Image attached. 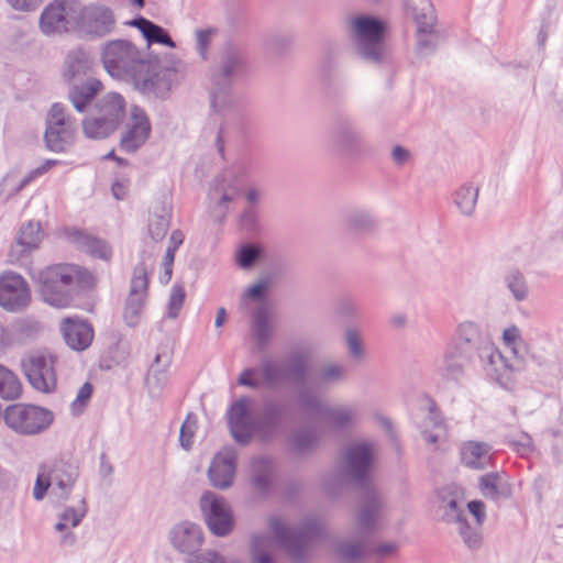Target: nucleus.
<instances>
[{
    "instance_id": "nucleus-20",
    "label": "nucleus",
    "mask_w": 563,
    "mask_h": 563,
    "mask_svg": "<svg viewBox=\"0 0 563 563\" xmlns=\"http://www.w3.org/2000/svg\"><path fill=\"white\" fill-rule=\"evenodd\" d=\"M148 294V268L144 262L135 266L130 291L125 300L123 319L126 325L135 327L141 320Z\"/></svg>"
},
{
    "instance_id": "nucleus-8",
    "label": "nucleus",
    "mask_w": 563,
    "mask_h": 563,
    "mask_svg": "<svg viewBox=\"0 0 563 563\" xmlns=\"http://www.w3.org/2000/svg\"><path fill=\"white\" fill-rule=\"evenodd\" d=\"M125 100L118 92L104 95L92 113L82 121V130L89 139H104L113 133L125 117Z\"/></svg>"
},
{
    "instance_id": "nucleus-28",
    "label": "nucleus",
    "mask_w": 563,
    "mask_h": 563,
    "mask_svg": "<svg viewBox=\"0 0 563 563\" xmlns=\"http://www.w3.org/2000/svg\"><path fill=\"white\" fill-rule=\"evenodd\" d=\"M88 512L86 497H81L77 507L68 506L59 515L58 520L54 525V530L59 532V544L65 547H74L77 542L76 534L69 527H78Z\"/></svg>"
},
{
    "instance_id": "nucleus-51",
    "label": "nucleus",
    "mask_w": 563,
    "mask_h": 563,
    "mask_svg": "<svg viewBox=\"0 0 563 563\" xmlns=\"http://www.w3.org/2000/svg\"><path fill=\"white\" fill-rule=\"evenodd\" d=\"M335 551L346 562H354L365 555L362 542L341 541L338 543Z\"/></svg>"
},
{
    "instance_id": "nucleus-64",
    "label": "nucleus",
    "mask_w": 563,
    "mask_h": 563,
    "mask_svg": "<svg viewBox=\"0 0 563 563\" xmlns=\"http://www.w3.org/2000/svg\"><path fill=\"white\" fill-rule=\"evenodd\" d=\"M240 224L243 230L252 232L257 227V214L254 208L245 209L240 217Z\"/></svg>"
},
{
    "instance_id": "nucleus-56",
    "label": "nucleus",
    "mask_w": 563,
    "mask_h": 563,
    "mask_svg": "<svg viewBox=\"0 0 563 563\" xmlns=\"http://www.w3.org/2000/svg\"><path fill=\"white\" fill-rule=\"evenodd\" d=\"M49 488L52 489V483H51L47 467L42 466L38 471V474H37V477L35 481V485L33 488L34 499L37 501L42 500L45 497V495Z\"/></svg>"
},
{
    "instance_id": "nucleus-55",
    "label": "nucleus",
    "mask_w": 563,
    "mask_h": 563,
    "mask_svg": "<svg viewBox=\"0 0 563 563\" xmlns=\"http://www.w3.org/2000/svg\"><path fill=\"white\" fill-rule=\"evenodd\" d=\"M271 284L269 277H263L251 285L244 292V297L254 301L265 300Z\"/></svg>"
},
{
    "instance_id": "nucleus-50",
    "label": "nucleus",
    "mask_w": 563,
    "mask_h": 563,
    "mask_svg": "<svg viewBox=\"0 0 563 563\" xmlns=\"http://www.w3.org/2000/svg\"><path fill=\"white\" fill-rule=\"evenodd\" d=\"M292 43V36L289 33H273L265 41L266 49L274 55H283Z\"/></svg>"
},
{
    "instance_id": "nucleus-62",
    "label": "nucleus",
    "mask_w": 563,
    "mask_h": 563,
    "mask_svg": "<svg viewBox=\"0 0 563 563\" xmlns=\"http://www.w3.org/2000/svg\"><path fill=\"white\" fill-rule=\"evenodd\" d=\"M7 4L18 12H32L35 11L43 0H4Z\"/></svg>"
},
{
    "instance_id": "nucleus-21",
    "label": "nucleus",
    "mask_w": 563,
    "mask_h": 563,
    "mask_svg": "<svg viewBox=\"0 0 563 563\" xmlns=\"http://www.w3.org/2000/svg\"><path fill=\"white\" fill-rule=\"evenodd\" d=\"M203 541V532L200 526L185 522L178 531V551L188 554L184 563H225L224 559L216 551H200Z\"/></svg>"
},
{
    "instance_id": "nucleus-49",
    "label": "nucleus",
    "mask_w": 563,
    "mask_h": 563,
    "mask_svg": "<svg viewBox=\"0 0 563 563\" xmlns=\"http://www.w3.org/2000/svg\"><path fill=\"white\" fill-rule=\"evenodd\" d=\"M59 162L57 159H46L38 167L32 169L27 173L21 180H19L15 185H12L10 188L9 196H14L20 192L25 186H27L31 181H33L38 176H42L51 168L56 166Z\"/></svg>"
},
{
    "instance_id": "nucleus-5",
    "label": "nucleus",
    "mask_w": 563,
    "mask_h": 563,
    "mask_svg": "<svg viewBox=\"0 0 563 563\" xmlns=\"http://www.w3.org/2000/svg\"><path fill=\"white\" fill-rule=\"evenodd\" d=\"M91 275L73 264H56L38 272L36 282L42 299L56 308L71 303L76 285H88Z\"/></svg>"
},
{
    "instance_id": "nucleus-12",
    "label": "nucleus",
    "mask_w": 563,
    "mask_h": 563,
    "mask_svg": "<svg viewBox=\"0 0 563 563\" xmlns=\"http://www.w3.org/2000/svg\"><path fill=\"white\" fill-rule=\"evenodd\" d=\"M118 26L114 11L100 2L84 5L78 1L77 32L89 38L99 40L111 35Z\"/></svg>"
},
{
    "instance_id": "nucleus-25",
    "label": "nucleus",
    "mask_w": 563,
    "mask_h": 563,
    "mask_svg": "<svg viewBox=\"0 0 563 563\" xmlns=\"http://www.w3.org/2000/svg\"><path fill=\"white\" fill-rule=\"evenodd\" d=\"M238 451L234 446H225L218 452L208 470V477L213 487L225 489L233 483L236 471Z\"/></svg>"
},
{
    "instance_id": "nucleus-18",
    "label": "nucleus",
    "mask_w": 563,
    "mask_h": 563,
    "mask_svg": "<svg viewBox=\"0 0 563 563\" xmlns=\"http://www.w3.org/2000/svg\"><path fill=\"white\" fill-rule=\"evenodd\" d=\"M200 510L210 532L217 537L229 536L234 528V516L231 506L223 496L213 492H205L199 500Z\"/></svg>"
},
{
    "instance_id": "nucleus-29",
    "label": "nucleus",
    "mask_w": 563,
    "mask_h": 563,
    "mask_svg": "<svg viewBox=\"0 0 563 563\" xmlns=\"http://www.w3.org/2000/svg\"><path fill=\"white\" fill-rule=\"evenodd\" d=\"M321 442L318 430L312 426H303L291 430L286 437L287 452L294 456H305L316 451Z\"/></svg>"
},
{
    "instance_id": "nucleus-60",
    "label": "nucleus",
    "mask_w": 563,
    "mask_h": 563,
    "mask_svg": "<svg viewBox=\"0 0 563 563\" xmlns=\"http://www.w3.org/2000/svg\"><path fill=\"white\" fill-rule=\"evenodd\" d=\"M426 400L428 404V416L426 418V427L428 428V426L430 424L433 429H442L444 426V421L435 401L429 396H426Z\"/></svg>"
},
{
    "instance_id": "nucleus-37",
    "label": "nucleus",
    "mask_w": 563,
    "mask_h": 563,
    "mask_svg": "<svg viewBox=\"0 0 563 563\" xmlns=\"http://www.w3.org/2000/svg\"><path fill=\"white\" fill-rule=\"evenodd\" d=\"M490 446L485 442L468 441L461 449L462 464L471 470L483 471L490 466Z\"/></svg>"
},
{
    "instance_id": "nucleus-63",
    "label": "nucleus",
    "mask_w": 563,
    "mask_h": 563,
    "mask_svg": "<svg viewBox=\"0 0 563 563\" xmlns=\"http://www.w3.org/2000/svg\"><path fill=\"white\" fill-rule=\"evenodd\" d=\"M338 313L344 318H354L357 314V306L352 298L344 297L339 300Z\"/></svg>"
},
{
    "instance_id": "nucleus-6",
    "label": "nucleus",
    "mask_w": 563,
    "mask_h": 563,
    "mask_svg": "<svg viewBox=\"0 0 563 563\" xmlns=\"http://www.w3.org/2000/svg\"><path fill=\"white\" fill-rule=\"evenodd\" d=\"M356 42V52L366 63L380 65L389 62V52L385 43L387 24L378 16L361 14L351 20Z\"/></svg>"
},
{
    "instance_id": "nucleus-47",
    "label": "nucleus",
    "mask_w": 563,
    "mask_h": 563,
    "mask_svg": "<svg viewBox=\"0 0 563 563\" xmlns=\"http://www.w3.org/2000/svg\"><path fill=\"white\" fill-rule=\"evenodd\" d=\"M22 385L19 378L8 368L0 365V397L13 400L20 397Z\"/></svg>"
},
{
    "instance_id": "nucleus-24",
    "label": "nucleus",
    "mask_w": 563,
    "mask_h": 563,
    "mask_svg": "<svg viewBox=\"0 0 563 563\" xmlns=\"http://www.w3.org/2000/svg\"><path fill=\"white\" fill-rule=\"evenodd\" d=\"M343 48L335 44H329L323 48L318 65V77L322 89L328 92L342 88L345 77L342 69Z\"/></svg>"
},
{
    "instance_id": "nucleus-39",
    "label": "nucleus",
    "mask_w": 563,
    "mask_h": 563,
    "mask_svg": "<svg viewBox=\"0 0 563 563\" xmlns=\"http://www.w3.org/2000/svg\"><path fill=\"white\" fill-rule=\"evenodd\" d=\"M478 488L486 498L493 500L508 499L512 495L510 483L499 472L482 475L478 479Z\"/></svg>"
},
{
    "instance_id": "nucleus-10",
    "label": "nucleus",
    "mask_w": 563,
    "mask_h": 563,
    "mask_svg": "<svg viewBox=\"0 0 563 563\" xmlns=\"http://www.w3.org/2000/svg\"><path fill=\"white\" fill-rule=\"evenodd\" d=\"M374 465V451L368 442L350 444L343 454L339 471L342 484H350L360 488L372 487L369 476Z\"/></svg>"
},
{
    "instance_id": "nucleus-52",
    "label": "nucleus",
    "mask_w": 563,
    "mask_h": 563,
    "mask_svg": "<svg viewBox=\"0 0 563 563\" xmlns=\"http://www.w3.org/2000/svg\"><path fill=\"white\" fill-rule=\"evenodd\" d=\"M459 533L464 542V544L471 550H477L482 545V536L476 530L473 529L465 517L462 522H459Z\"/></svg>"
},
{
    "instance_id": "nucleus-19",
    "label": "nucleus",
    "mask_w": 563,
    "mask_h": 563,
    "mask_svg": "<svg viewBox=\"0 0 563 563\" xmlns=\"http://www.w3.org/2000/svg\"><path fill=\"white\" fill-rule=\"evenodd\" d=\"M55 358L47 352H35L23 358L21 366L32 385L38 391L51 393L56 387Z\"/></svg>"
},
{
    "instance_id": "nucleus-58",
    "label": "nucleus",
    "mask_w": 563,
    "mask_h": 563,
    "mask_svg": "<svg viewBox=\"0 0 563 563\" xmlns=\"http://www.w3.org/2000/svg\"><path fill=\"white\" fill-rule=\"evenodd\" d=\"M196 430L197 421H183L178 433V442L183 449H191Z\"/></svg>"
},
{
    "instance_id": "nucleus-33",
    "label": "nucleus",
    "mask_w": 563,
    "mask_h": 563,
    "mask_svg": "<svg viewBox=\"0 0 563 563\" xmlns=\"http://www.w3.org/2000/svg\"><path fill=\"white\" fill-rule=\"evenodd\" d=\"M438 516L439 519L448 525L459 523L466 517V514L459 500L456 492L450 487L438 492Z\"/></svg>"
},
{
    "instance_id": "nucleus-4",
    "label": "nucleus",
    "mask_w": 563,
    "mask_h": 563,
    "mask_svg": "<svg viewBox=\"0 0 563 563\" xmlns=\"http://www.w3.org/2000/svg\"><path fill=\"white\" fill-rule=\"evenodd\" d=\"M448 345L460 353L464 360L474 362L477 358L483 368H497L498 363L511 371L522 368L519 362L509 364L490 338L472 321L461 323Z\"/></svg>"
},
{
    "instance_id": "nucleus-27",
    "label": "nucleus",
    "mask_w": 563,
    "mask_h": 563,
    "mask_svg": "<svg viewBox=\"0 0 563 563\" xmlns=\"http://www.w3.org/2000/svg\"><path fill=\"white\" fill-rule=\"evenodd\" d=\"M52 483V495L62 503H66L79 477V468L65 461H57L47 467Z\"/></svg>"
},
{
    "instance_id": "nucleus-44",
    "label": "nucleus",
    "mask_w": 563,
    "mask_h": 563,
    "mask_svg": "<svg viewBox=\"0 0 563 563\" xmlns=\"http://www.w3.org/2000/svg\"><path fill=\"white\" fill-rule=\"evenodd\" d=\"M478 187L471 184L462 185L454 194V203L466 217L474 213L478 198Z\"/></svg>"
},
{
    "instance_id": "nucleus-54",
    "label": "nucleus",
    "mask_w": 563,
    "mask_h": 563,
    "mask_svg": "<svg viewBox=\"0 0 563 563\" xmlns=\"http://www.w3.org/2000/svg\"><path fill=\"white\" fill-rule=\"evenodd\" d=\"M167 378L164 372H159L156 365H152L146 376V385L150 394L156 397L166 385Z\"/></svg>"
},
{
    "instance_id": "nucleus-26",
    "label": "nucleus",
    "mask_w": 563,
    "mask_h": 563,
    "mask_svg": "<svg viewBox=\"0 0 563 563\" xmlns=\"http://www.w3.org/2000/svg\"><path fill=\"white\" fill-rule=\"evenodd\" d=\"M151 134V123L143 109L133 107L131 109V121L126 125L120 140V150L126 153H134L145 144Z\"/></svg>"
},
{
    "instance_id": "nucleus-34",
    "label": "nucleus",
    "mask_w": 563,
    "mask_h": 563,
    "mask_svg": "<svg viewBox=\"0 0 563 563\" xmlns=\"http://www.w3.org/2000/svg\"><path fill=\"white\" fill-rule=\"evenodd\" d=\"M274 461L268 455L254 456L251 460V485L262 495H268L272 488Z\"/></svg>"
},
{
    "instance_id": "nucleus-42",
    "label": "nucleus",
    "mask_w": 563,
    "mask_h": 563,
    "mask_svg": "<svg viewBox=\"0 0 563 563\" xmlns=\"http://www.w3.org/2000/svg\"><path fill=\"white\" fill-rule=\"evenodd\" d=\"M273 330L267 308L257 307L252 314V335L258 350L268 345Z\"/></svg>"
},
{
    "instance_id": "nucleus-15",
    "label": "nucleus",
    "mask_w": 563,
    "mask_h": 563,
    "mask_svg": "<svg viewBox=\"0 0 563 563\" xmlns=\"http://www.w3.org/2000/svg\"><path fill=\"white\" fill-rule=\"evenodd\" d=\"M332 150L344 157L358 158L366 150L365 139L356 122L349 115L339 114L330 130Z\"/></svg>"
},
{
    "instance_id": "nucleus-57",
    "label": "nucleus",
    "mask_w": 563,
    "mask_h": 563,
    "mask_svg": "<svg viewBox=\"0 0 563 563\" xmlns=\"http://www.w3.org/2000/svg\"><path fill=\"white\" fill-rule=\"evenodd\" d=\"M168 227L169 218L158 214L151 216L148 222V231L154 240H162L167 233Z\"/></svg>"
},
{
    "instance_id": "nucleus-30",
    "label": "nucleus",
    "mask_w": 563,
    "mask_h": 563,
    "mask_svg": "<svg viewBox=\"0 0 563 563\" xmlns=\"http://www.w3.org/2000/svg\"><path fill=\"white\" fill-rule=\"evenodd\" d=\"M42 239L41 227L38 222H32L21 227L16 242L12 245L8 256L11 263L21 262L30 252L37 249Z\"/></svg>"
},
{
    "instance_id": "nucleus-7",
    "label": "nucleus",
    "mask_w": 563,
    "mask_h": 563,
    "mask_svg": "<svg viewBox=\"0 0 563 563\" xmlns=\"http://www.w3.org/2000/svg\"><path fill=\"white\" fill-rule=\"evenodd\" d=\"M268 527L274 533L276 542L297 563L306 562L308 543L323 536V528L316 519H309L299 527L289 528L278 516H271Z\"/></svg>"
},
{
    "instance_id": "nucleus-53",
    "label": "nucleus",
    "mask_w": 563,
    "mask_h": 563,
    "mask_svg": "<svg viewBox=\"0 0 563 563\" xmlns=\"http://www.w3.org/2000/svg\"><path fill=\"white\" fill-rule=\"evenodd\" d=\"M175 233L170 234V245L167 247L164 262H163V273L159 274V282L163 285H166L170 282L174 272V258L176 252V242H174Z\"/></svg>"
},
{
    "instance_id": "nucleus-46",
    "label": "nucleus",
    "mask_w": 563,
    "mask_h": 563,
    "mask_svg": "<svg viewBox=\"0 0 563 563\" xmlns=\"http://www.w3.org/2000/svg\"><path fill=\"white\" fill-rule=\"evenodd\" d=\"M350 231L367 233L375 229L376 221L369 211L364 209L352 210L345 218Z\"/></svg>"
},
{
    "instance_id": "nucleus-59",
    "label": "nucleus",
    "mask_w": 563,
    "mask_h": 563,
    "mask_svg": "<svg viewBox=\"0 0 563 563\" xmlns=\"http://www.w3.org/2000/svg\"><path fill=\"white\" fill-rule=\"evenodd\" d=\"M346 346L349 354L353 360L363 358L365 351L358 333L354 329L346 330Z\"/></svg>"
},
{
    "instance_id": "nucleus-22",
    "label": "nucleus",
    "mask_w": 563,
    "mask_h": 563,
    "mask_svg": "<svg viewBox=\"0 0 563 563\" xmlns=\"http://www.w3.org/2000/svg\"><path fill=\"white\" fill-rule=\"evenodd\" d=\"M297 401L305 411L318 413L334 430H344L353 421V411L349 408L324 406L321 400L311 391L305 389L299 391Z\"/></svg>"
},
{
    "instance_id": "nucleus-38",
    "label": "nucleus",
    "mask_w": 563,
    "mask_h": 563,
    "mask_svg": "<svg viewBox=\"0 0 563 563\" xmlns=\"http://www.w3.org/2000/svg\"><path fill=\"white\" fill-rule=\"evenodd\" d=\"M67 236L78 250L86 252L93 257L107 261L111 256V249L103 240L77 229L68 231Z\"/></svg>"
},
{
    "instance_id": "nucleus-32",
    "label": "nucleus",
    "mask_w": 563,
    "mask_h": 563,
    "mask_svg": "<svg viewBox=\"0 0 563 563\" xmlns=\"http://www.w3.org/2000/svg\"><path fill=\"white\" fill-rule=\"evenodd\" d=\"M362 505L357 514V523L364 533H373L376 527V519L383 501L379 494L373 488H363Z\"/></svg>"
},
{
    "instance_id": "nucleus-36",
    "label": "nucleus",
    "mask_w": 563,
    "mask_h": 563,
    "mask_svg": "<svg viewBox=\"0 0 563 563\" xmlns=\"http://www.w3.org/2000/svg\"><path fill=\"white\" fill-rule=\"evenodd\" d=\"M125 25L137 29L147 43V47L153 44H162L168 47H175L176 44L168 32L161 25L140 15L125 22Z\"/></svg>"
},
{
    "instance_id": "nucleus-61",
    "label": "nucleus",
    "mask_w": 563,
    "mask_h": 563,
    "mask_svg": "<svg viewBox=\"0 0 563 563\" xmlns=\"http://www.w3.org/2000/svg\"><path fill=\"white\" fill-rule=\"evenodd\" d=\"M510 444L522 456L528 455L533 451L532 438L526 432H522L519 439L511 440Z\"/></svg>"
},
{
    "instance_id": "nucleus-35",
    "label": "nucleus",
    "mask_w": 563,
    "mask_h": 563,
    "mask_svg": "<svg viewBox=\"0 0 563 563\" xmlns=\"http://www.w3.org/2000/svg\"><path fill=\"white\" fill-rule=\"evenodd\" d=\"M102 89V82L95 77L74 81L69 88L68 97L78 112H84L95 96Z\"/></svg>"
},
{
    "instance_id": "nucleus-17",
    "label": "nucleus",
    "mask_w": 563,
    "mask_h": 563,
    "mask_svg": "<svg viewBox=\"0 0 563 563\" xmlns=\"http://www.w3.org/2000/svg\"><path fill=\"white\" fill-rule=\"evenodd\" d=\"M76 122L60 103H54L46 115L44 140L49 151L60 153L70 146L75 139Z\"/></svg>"
},
{
    "instance_id": "nucleus-45",
    "label": "nucleus",
    "mask_w": 563,
    "mask_h": 563,
    "mask_svg": "<svg viewBox=\"0 0 563 563\" xmlns=\"http://www.w3.org/2000/svg\"><path fill=\"white\" fill-rule=\"evenodd\" d=\"M504 283L516 301H523L528 298L527 279L518 268L509 269L504 276Z\"/></svg>"
},
{
    "instance_id": "nucleus-48",
    "label": "nucleus",
    "mask_w": 563,
    "mask_h": 563,
    "mask_svg": "<svg viewBox=\"0 0 563 563\" xmlns=\"http://www.w3.org/2000/svg\"><path fill=\"white\" fill-rule=\"evenodd\" d=\"M267 538L265 536H253L251 539L252 563H276L273 555L266 550Z\"/></svg>"
},
{
    "instance_id": "nucleus-40",
    "label": "nucleus",
    "mask_w": 563,
    "mask_h": 563,
    "mask_svg": "<svg viewBox=\"0 0 563 563\" xmlns=\"http://www.w3.org/2000/svg\"><path fill=\"white\" fill-rule=\"evenodd\" d=\"M472 363L471 360L462 358L460 353L446 345L439 373L443 379L459 383L464 377L465 368Z\"/></svg>"
},
{
    "instance_id": "nucleus-41",
    "label": "nucleus",
    "mask_w": 563,
    "mask_h": 563,
    "mask_svg": "<svg viewBox=\"0 0 563 563\" xmlns=\"http://www.w3.org/2000/svg\"><path fill=\"white\" fill-rule=\"evenodd\" d=\"M92 60L82 49L70 51L65 59L63 76L69 81H79L89 77Z\"/></svg>"
},
{
    "instance_id": "nucleus-3",
    "label": "nucleus",
    "mask_w": 563,
    "mask_h": 563,
    "mask_svg": "<svg viewBox=\"0 0 563 563\" xmlns=\"http://www.w3.org/2000/svg\"><path fill=\"white\" fill-rule=\"evenodd\" d=\"M250 59L244 48L230 44L219 55L209 71L210 108L214 113L228 115L235 111L234 87L250 74Z\"/></svg>"
},
{
    "instance_id": "nucleus-31",
    "label": "nucleus",
    "mask_w": 563,
    "mask_h": 563,
    "mask_svg": "<svg viewBox=\"0 0 563 563\" xmlns=\"http://www.w3.org/2000/svg\"><path fill=\"white\" fill-rule=\"evenodd\" d=\"M60 331L66 344L75 351L86 350L93 339V330L88 322L71 318L63 320Z\"/></svg>"
},
{
    "instance_id": "nucleus-11",
    "label": "nucleus",
    "mask_w": 563,
    "mask_h": 563,
    "mask_svg": "<svg viewBox=\"0 0 563 563\" xmlns=\"http://www.w3.org/2000/svg\"><path fill=\"white\" fill-rule=\"evenodd\" d=\"M5 424L19 434L33 435L45 431L54 421V413L43 407L27 404L10 405L4 410Z\"/></svg>"
},
{
    "instance_id": "nucleus-9",
    "label": "nucleus",
    "mask_w": 563,
    "mask_h": 563,
    "mask_svg": "<svg viewBox=\"0 0 563 563\" xmlns=\"http://www.w3.org/2000/svg\"><path fill=\"white\" fill-rule=\"evenodd\" d=\"M406 13L417 25L416 47L417 57L424 58L435 52L441 41V34L434 29L435 13L430 0H405Z\"/></svg>"
},
{
    "instance_id": "nucleus-13",
    "label": "nucleus",
    "mask_w": 563,
    "mask_h": 563,
    "mask_svg": "<svg viewBox=\"0 0 563 563\" xmlns=\"http://www.w3.org/2000/svg\"><path fill=\"white\" fill-rule=\"evenodd\" d=\"M307 357L299 352L290 354L286 361L265 360L261 374L265 385L273 387L286 382L305 384L308 377Z\"/></svg>"
},
{
    "instance_id": "nucleus-23",
    "label": "nucleus",
    "mask_w": 563,
    "mask_h": 563,
    "mask_svg": "<svg viewBox=\"0 0 563 563\" xmlns=\"http://www.w3.org/2000/svg\"><path fill=\"white\" fill-rule=\"evenodd\" d=\"M31 301V292L25 279L13 272L0 276V306L10 312L24 310Z\"/></svg>"
},
{
    "instance_id": "nucleus-2",
    "label": "nucleus",
    "mask_w": 563,
    "mask_h": 563,
    "mask_svg": "<svg viewBox=\"0 0 563 563\" xmlns=\"http://www.w3.org/2000/svg\"><path fill=\"white\" fill-rule=\"evenodd\" d=\"M227 415L232 438L246 446L253 435L263 443L274 441L294 417V410L284 399L265 397L255 415L251 417L246 399L241 398L231 404Z\"/></svg>"
},
{
    "instance_id": "nucleus-43",
    "label": "nucleus",
    "mask_w": 563,
    "mask_h": 563,
    "mask_svg": "<svg viewBox=\"0 0 563 563\" xmlns=\"http://www.w3.org/2000/svg\"><path fill=\"white\" fill-rule=\"evenodd\" d=\"M265 250L257 243L246 242L240 245L235 253V262L243 269H251L264 257Z\"/></svg>"
},
{
    "instance_id": "nucleus-1",
    "label": "nucleus",
    "mask_w": 563,
    "mask_h": 563,
    "mask_svg": "<svg viewBox=\"0 0 563 563\" xmlns=\"http://www.w3.org/2000/svg\"><path fill=\"white\" fill-rule=\"evenodd\" d=\"M101 62L112 77L133 85L141 93L166 99L176 75L175 64L164 66L157 57L146 58L131 41L117 38L101 46Z\"/></svg>"
},
{
    "instance_id": "nucleus-16",
    "label": "nucleus",
    "mask_w": 563,
    "mask_h": 563,
    "mask_svg": "<svg viewBox=\"0 0 563 563\" xmlns=\"http://www.w3.org/2000/svg\"><path fill=\"white\" fill-rule=\"evenodd\" d=\"M239 179L231 172L216 176L208 189V209L213 222L222 224L225 221L229 203L240 196Z\"/></svg>"
},
{
    "instance_id": "nucleus-14",
    "label": "nucleus",
    "mask_w": 563,
    "mask_h": 563,
    "mask_svg": "<svg viewBox=\"0 0 563 563\" xmlns=\"http://www.w3.org/2000/svg\"><path fill=\"white\" fill-rule=\"evenodd\" d=\"M78 0H55L40 15V30L46 36L77 32Z\"/></svg>"
}]
</instances>
